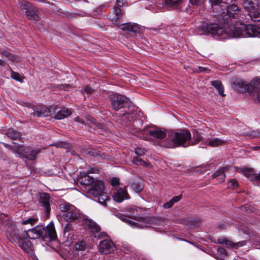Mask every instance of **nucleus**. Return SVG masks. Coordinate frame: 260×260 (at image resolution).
<instances>
[{
  "label": "nucleus",
  "mask_w": 260,
  "mask_h": 260,
  "mask_svg": "<svg viewBox=\"0 0 260 260\" xmlns=\"http://www.w3.org/2000/svg\"><path fill=\"white\" fill-rule=\"evenodd\" d=\"M17 6L20 9L25 10L26 17L29 19L34 21H37L39 19L38 12L32 5L26 1L19 2Z\"/></svg>",
  "instance_id": "nucleus-11"
},
{
  "label": "nucleus",
  "mask_w": 260,
  "mask_h": 260,
  "mask_svg": "<svg viewBox=\"0 0 260 260\" xmlns=\"http://www.w3.org/2000/svg\"><path fill=\"white\" fill-rule=\"evenodd\" d=\"M232 84L233 88L240 92H245L249 89V84L241 80H236Z\"/></svg>",
  "instance_id": "nucleus-20"
},
{
  "label": "nucleus",
  "mask_w": 260,
  "mask_h": 260,
  "mask_svg": "<svg viewBox=\"0 0 260 260\" xmlns=\"http://www.w3.org/2000/svg\"><path fill=\"white\" fill-rule=\"evenodd\" d=\"M83 220L84 223L90 230L95 238L100 239L107 236L106 233L100 232V226L92 220L85 218Z\"/></svg>",
  "instance_id": "nucleus-13"
},
{
  "label": "nucleus",
  "mask_w": 260,
  "mask_h": 260,
  "mask_svg": "<svg viewBox=\"0 0 260 260\" xmlns=\"http://www.w3.org/2000/svg\"><path fill=\"white\" fill-rule=\"evenodd\" d=\"M96 198H98V201L100 204L105 206H107L108 202L110 201V197L104 192L100 196H97Z\"/></svg>",
  "instance_id": "nucleus-31"
},
{
  "label": "nucleus",
  "mask_w": 260,
  "mask_h": 260,
  "mask_svg": "<svg viewBox=\"0 0 260 260\" xmlns=\"http://www.w3.org/2000/svg\"><path fill=\"white\" fill-rule=\"evenodd\" d=\"M228 169L229 167H225L222 169L217 171L212 175L213 178H217L220 182L223 181L225 177L224 172L228 170Z\"/></svg>",
  "instance_id": "nucleus-28"
},
{
  "label": "nucleus",
  "mask_w": 260,
  "mask_h": 260,
  "mask_svg": "<svg viewBox=\"0 0 260 260\" xmlns=\"http://www.w3.org/2000/svg\"><path fill=\"white\" fill-rule=\"evenodd\" d=\"M67 144H64L63 143H60L59 144H58L57 145V147H63V148H67L68 147L66 146Z\"/></svg>",
  "instance_id": "nucleus-53"
},
{
  "label": "nucleus",
  "mask_w": 260,
  "mask_h": 260,
  "mask_svg": "<svg viewBox=\"0 0 260 260\" xmlns=\"http://www.w3.org/2000/svg\"><path fill=\"white\" fill-rule=\"evenodd\" d=\"M226 12L229 17L237 18L240 15V10L236 5H232L228 7Z\"/></svg>",
  "instance_id": "nucleus-24"
},
{
  "label": "nucleus",
  "mask_w": 260,
  "mask_h": 260,
  "mask_svg": "<svg viewBox=\"0 0 260 260\" xmlns=\"http://www.w3.org/2000/svg\"><path fill=\"white\" fill-rule=\"evenodd\" d=\"M211 84L217 90L219 94L222 96H224V87L221 82L219 80H215L212 82Z\"/></svg>",
  "instance_id": "nucleus-30"
},
{
  "label": "nucleus",
  "mask_w": 260,
  "mask_h": 260,
  "mask_svg": "<svg viewBox=\"0 0 260 260\" xmlns=\"http://www.w3.org/2000/svg\"><path fill=\"white\" fill-rule=\"evenodd\" d=\"M173 205L174 204L173 203L172 201L170 200L168 202H166V203H165L163 205V207L165 208L168 209L172 207Z\"/></svg>",
  "instance_id": "nucleus-46"
},
{
  "label": "nucleus",
  "mask_w": 260,
  "mask_h": 260,
  "mask_svg": "<svg viewBox=\"0 0 260 260\" xmlns=\"http://www.w3.org/2000/svg\"><path fill=\"white\" fill-rule=\"evenodd\" d=\"M133 163L137 165H141L146 167H149L151 165L150 163L145 161L141 158L139 157V156L134 157Z\"/></svg>",
  "instance_id": "nucleus-32"
},
{
  "label": "nucleus",
  "mask_w": 260,
  "mask_h": 260,
  "mask_svg": "<svg viewBox=\"0 0 260 260\" xmlns=\"http://www.w3.org/2000/svg\"><path fill=\"white\" fill-rule=\"evenodd\" d=\"M200 68L201 71H203L205 70L204 68L200 67Z\"/></svg>",
  "instance_id": "nucleus-60"
},
{
  "label": "nucleus",
  "mask_w": 260,
  "mask_h": 260,
  "mask_svg": "<svg viewBox=\"0 0 260 260\" xmlns=\"http://www.w3.org/2000/svg\"><path fill=\"white\" fill-rule=\"evenodd\" d=\"M2 144L16 154L18 157L26 158L30 160L35 159L37 154L40 152L39 149H33L31 147H25L18 144L14 143V145H10L5 143H2Z\"/></svg>",
  "instance_id": "nucleus-6"
},
{
  "label": "nucleus",
  "mask_w": 260,
  "mask_h": 260,
  "mask_svg": "<svg viewBox=\"0 0 260 260\" xmlns=\"http://www.w3.org/2000/svg\"><path fill=\"white\" fill-rule=\"evenodd\" d=\"M241 230H243V229L241 228ZM243 230H244V232H247V230H245V229H243Z\"/></svg>",
  "instance_id": "nucleus-61"
},
{
  "label": "nucleus",
  "mask_w": 260,
  "mask_h": 260,
  "mask_svg": "<svg viewBox=\"0 0 260 260\" xmlns=\"http://www.w3.org/2000/svg\"><path fill=\"white\" fill-rule=\"evenodd\" d=\"M211 3H212V5H217L220 4L222 0H210Z\"/></svg>",
  "instance_id": "nucleus-49"
},
{
  "label": "nucleus",
  "mask_w": 260,
  "mask_h": 260,
  "mask_svg": "<svg viewBox=\"0 0 260 260\" xmlns=\"http://www.w3.org/2000/svg\"><path fill=\"white\" fill-rule=\"evenodd\" d=\"M93 180V178L92 177L88 175V174H86V173H83V174L81 175L79 178V181L81 184L87 186L89 185H92L94 182Z\"/></svg>",
  "instance_id": "nucleus-27"
},
{
  "label": "nucleus",
  "mask_w": 260,
  "mask_h": 260,
  "mask_svg": "<svg viewBox=\"0 0 260 260\" xmlns=\"http://www.w3.org/2000/svg\"><path fill=\"white\" fill-rule=\"evenodd\" d=\"M237 171L246 177L249 178L251 181L260 183V173L258 174H255L254 170L247 168H239Z\"/></svg>",
  "instance_id": "nucleus-15"
},
{
  "label": "nucleus",
  "mask_w": 260,
  "mask_h": 260,
  "mask_svg": "<svg viewBox=\"0 0 260 260\" xmlns=\"http://www.w3.org/2000/svg\"><path fill=\"white\" fill-rule=\"evenodd\" d=\"M122 16V13L120 7L117 6L114 7L112 11L110 13L109 17V19L113 24H116Z\"/></svg>",
  "instance_id": "nucleus-19"
},
{
  "label": "nucleus",
  "mask_w": 260,
  "mask_h": 260,
  "mask_svg": "<svg viewBox=\"0 0 260 260\" xmlns=\"http://www.w3.org/2000/svg\"><path fill=\"white\" fill-rule=\"evenodd\" d=\"M217 251L218 252L220 253L221 255H224L225 254V250L223 248H218Z\"/></svg>",
  "instance_id": "nucleus-50"
},
{
  "label": "nucleus",
  "mask_w": 260,
  "mask_h": 260,
  "mask_svg": "<svg viewBox=\"0 0 260 260\" xmlns=\"http://www.w3.org/2000/svg\"><path fill=\"white\" fill-rule=\"evenodd\" d=\"M230 26L226 29H224L217 23L203 22L197 28V34L199 35H211L216 39L225 34L231 37L228 32Z\"/></svg>",
  "instance_id": "nucleus-4"
},
{
  "label": "nucleus",
  "mask_w": 260,
  "mask_h": 260,
  "mask_svg": "<svg viewBox=\"0 0 260 260\" xmlns=\"http://www.w3.org/2000/svg\"><path fill=\"white\" fill-rule=\"evenodd\" d=\"M51 113L50 108L45 106H39L36 108L31 116H36L38 117H46L49 116Z\"/></svg>",
  "instance_id": "nucleus-17"
},
{
  "label": "nucleus",
  "mask_w": 260,
  "mask_h": 260,
  "mask_svg": "<svg viewBox=\"0 0 260 260\" xmlns=\"http://www.w3.org/2000/svg\"><path fill=\"white\" fill-rule=\"evenodd\" d=\"M97 127L100 128V129H103L104 127H103V126L102 124L101 123H99L97 124Z\"/></svg>",
  "instance_id": "nucleus-57"
},
{
  "label": "nucleus",
  "mask_w": 260,
  "mask_h": 260,
  "mask_svg": "<svg viewBox=\"0 0 260 260\" xmlns=\"http://www.w3.org/2000/svg\"><path fill=\"white\" fill-rule=\"evenodd\" d=\"M190 222H192V219H190Z\"/></svg>",
  "instance_id": "nucleus-63"
},
{
  "label": "nucleus",
  "mask_w": 260,
  "mask_h": 260,
  "mask_svg": "<svg viewBox=\"0 0 260 260\" xmlns=\"http://www.w3.org/2000/svg\"><path fill=\"white\" fill-rule=\"evenodd\" d=\"M119 28L123 30H128L134 33H137L140 31L139 25L131 22L122 24L119 26Z\"/></svg>",
  "instance_id": "nucleus-21"
},
{
  "label": "nucleus",
  "mask_w": 260,
  "mask_h": 260,
  "mask_svg": "<svg viewBox=\"0 0 260 260\" xmlns=\"http://www.w3.org/2000/svg\"><path fill=\"white\" fill-rule=\"evenodd\" d=\"M85 243L83 241H79L75 245L76 249L77 250L82 251L85 248Z\"/></svg>",
  "instance_id": "nucleus-36"
},
{
  "label": "nucleus",
  "mask_w": 260,
  "mask_h": 260,
  "mask_svg": "<svg viewBox=\"0 0 260 260\" xmlns=\"http://www.w3.org/2000/svg\"><path fill=\"white\" fill-rule=\"evenodd\" d=\"M118 217L122 221L127 223L129 225H131L133 226H136L138 228H143L144 226H147V224L149 223L150 219L147 217H136L135 215L132 217V218L135 219L141 223H137L134 221L130 220L128 218L129 217L124 215H118Z\"/></svg>",
  "instance_id": "nucleus-12"
},
{
  "label": "nucleus",
  "mask_w": 260,
  "mask_h": 260,
  "mask_svg": "<svg viewBox=\"0 0 260 260\" xmlns=\"http://www.w3.org/2000/svg\"><path fill=\"white\" fill-rule=\"evenodd\" d=\"M135 153L137 156H142L145 154V150L140 147L135 148Z\"/></svg>",
  "instance_id": "nucleus-38"
},
{
  "label": "nucleus",
  "mask_w": 260,
  "mask_h": 260,
  "mask_svg": "<svg viewBox=\"0 0 260 260\" xmlns=\"http://www.w3.org/2000/svg\"><path fill=\"white\" fill-rule=\"evenodd\" d=\"M11 77H12V78H13V79H14V80H15L16 81H19L20 82H23V78H22V77L20 75V74H19L17 72H14V71H12V72H11Z\"/></svg>",
  "instance_id": "nucleus-35"
},
{
  "label": "nucleus",
  "mask_w": 260,
  "mask_h": 260,
  "mask_svg": "<svg viewBox=\"0 0 260 260\" xmlns=\"http://www.w3.org/2000/svg\"><path fill=\"white\" fill-rule=\"evenodd\" d=\"M6 62L2 59H0V66H4Z\"/></svg>",
  "instance_id": "nucleus-56"
},
{
  "label": "nucleus",
  "mask_w": 260,
  "mask_h": 260,
  "mask_svg": "<svg viewBox=\"0 0 260 260\" xmlns=\"http://www.w3.org/2000/svg\"><path fill=\"white\" fill-rule=\"evenodd\" d=\"M38 219L36 218L30 217L26 220H23L22 222V224L24 225L26 224H30L31 226L34 225L37 222Z\"/></svg>",
  "instance_id": "nucleus-33"
},
{
  "label": "nucleus",
  "mask_w": 260,
  "mask_h": 260,
  "mask_svg": "<svg viewBox=\"0 0 260 260\" xmlns=\"http://www.w3.org/2000/svg\"><path fill=\"white\" fill-rule=\"evenodd\" d=\"M130 187L136 192H139L143 189V185L141 183H133Z\"/></svg>",
  "instance_id": "nucleus-34"
},
{
  "label": "nucleus",
  "mask_w": 260,
  "mask_h": 260,
  "mask_svg": "<svg viewBox=\"0 0 260 260\" xmlns=\"http://www.w3.org/2000/svg\"><path fill=\"white\" fill-rule=\"evenodd\" d=\"M114 248V243L110 240H104L102 241L99 245V252L101 254H107Z\"/></svg>",
  "instance_id": "nucleus-16"
},
{
  "label": "nucleus",
  "mask_w": 260,
  "mask_h": 260,
  "mask_svg": "<svg viewBox=\"0 0 260 260\" xmlns=\"http://www.w3.org/2000/svg\"><path fill=\"white\" fill-rule=\"evenodd\" d=\"M3 224L9 233L8 237L12 242L17 243L19 246L27 253L32 250L31 242L22 234L19 235L18 230L16 229L15 224L12 220L6 219L3 221Z\"/></svg>",
  "instance_id": "nucleus-1"
},
{
  "label": "nucleus",
  "mask_w": 260,
  "mask_h": 260,
  "mask_svg": "<svg viewBox=\"0 0 260 260\" xmlns=\"http://www.w3.org/2000/svg\"><path fill=\"white\" fill-rule=\"evenodd\" d=\"M104 186L103 182L100 180H96L88 189L87 194L93 198H96L104 192Z\"/></svg>",
  "instance_id": "nucleus-14"
},
{
  "label": "nucleus",
  "mask_w": 260,
  "mask_h": 260,
  "mask_svg": "<svg viewBox=\"0 0 260 260\" xmlns=\"http://www.w3.org/2000/svg\"><path fill=\"white\" fill-rule=\"evenodd\" d=\"M181 0H165L167 4L169 5H174L176 4H178Z\"/></svg>",
  "instance_id": "nucleus-42"
},
{
  "label": "nucleus",
  "mask_w": 260,
  "mask_h": 260,
  "mask_svg": "<svg viewBox=\"0 0 260 260\" xmlns=\"http://www.w3.org/2000/svg\"><path fill=\"white\" fill-rule=\"evenodd\" d=\"M256 0H244L243 6L247 11L248 15L254 21H260V12L258 8Z\"/></svg>",
  "instance_id": "nucleus-10"
},
{
  "label": "nucleus",
  "mask_w": 260,
  "mask_h": 260,
  "mask_svg": "<svg viewBox=\"0 0 260 260\" xmlns=\"http://www.w3.org/2000/svg\"><path fill=\"white\" fill-rule=\"evenodd\" d=\"M6 134L8 137L13 140H19L21 138V134L12 128H9L7 130Z\"/></svg>",
  "instance_id": "nucleus-29"
},
{
  "label": "nucleus",
  "mask_w": 260,
  "mask_h": 260,
  "mask_svg": "<svg viewBox=\"0 0 260 260\" xmlns=\"http://www.w3.org/2000/svg\"><path fill=\"white\" fill-rule=\"evenodd\" d=\"M119 180L117 178H113L111 181V184L113 186H117L119 184Z\"/></svg>",
  "instance_id": "nucleus-44"
},
{
  "label": "nucleus",
  "mask_w": 260,
  "mask_h": 260,
  "mask_svg": "<svg viewBox=\"0 0 260 260\" xmlns=\"http://www.w3.org/2000/svg\"><path fill=\"white\" fill-rule=\"evenodd\" d=\"M138 136L144 140H148L149 136L157 140H161L166 137V133L158 128L147 127L138 131Z\"/></svg>",
  "instance_id": "nucleus-9"
},
{
  "label": "nucleus",
  "mask_w": 260,
  "mask_h": 260,
  "mask_svg": "<svg viewBox=\"0 0 260 260\" xmlns=\"http://www.w3.org/2000/svg\"><path fill=\"white\" fill-rule=\"evenodd\" d=\"M50 198L48 193L45 192L40 193L39 202L45 208L46 215L47 216L50 212Z\"/></svg>",
  "instance_id": "nucleus-18"
},
{
  "label": "nucleus",
  "mask_w": 260,
  "mask_h": 260,
  "mask_svg": "<svg viewBox=\"0 0 260 260\" xmlns=\"http://www.w3.org/2000/svg\"><path fill=\"white\" fill-rule=\"evenodd\" d=\"M63 219L68 222H72L79 219L81 216L80 211L75 206L67 202H63L59 205Z\"/></svg>",
  "instance_id": "nucleus-7"
},
{
  "label": "nucleus",
  "mask_w": 260,
  "mask_h": 260,
  "mask_svg": "<svg viewBox=\"0 0 260 260\" xmlns=\"http://www.w3.org/2000/svg\"><path fill=\"white\" fill-rule=\"evenodd\" d=\"M257 148H260V147H256L255 149L256 150Z\"/></svg>",
  "instance_id": "nucleus-62"
},
{
  "label": "nucleus",
  "mask_w": 260,
  "mask_h": 260,
  "mask_svg": "<svg viewBox=\"0 0 260 260\" xmlns=\"http://www.w3.org/2000/svg\"><path fill=\"white\" fill-rule=\"evenodd\" d=\"M0 54L8 57L11 53L6 50L0 49Z\"/></svg>",
  "instance_id": "nucleus-45"
},
{
  "label": "nucleus",
  "mask_w": 260,
  "mask_h": 260,
  "mask_svg": "<svg viewBox=\"0 0 260 260\" xmlns=\"http://www.w3.org/2000/svg\"><path fill=\"white\" fill-rule=\"evenodd\" d=\"M192 5H198L200 3L201 0H189Z\"/></svg>",
  "instance_id": "nucleus-51"
},
{
  "label": "nucleus",
  "mask_w": 260,
  "mask_h": 260,
  "mask_svg": "<svg viewBox=\"0 0 260 260\" xmlns=\"http://www.w3.org/2000/svg\"><path fill=\"white\" fill-rule=\"evenodd\" d=\"M133 210H134V211H136V212H141L143 211L142 208H138V207H135L133 209Z\"/></svg>",
  "instance_id": "nucleus-54"
},
{
  "label": "nucleus",
  "mask_w": 260,
  "mask_h": 260,
  "mask_svg": "<svg viewBox=\"0 0 260 260\" xmlns=\"http://www.w3.org/2000/svg\"><path fill=\"white\" fill-rule=\"evenodd\" d=\"M71 114L72 111L70 109L62 108L57 112L54 118L56 119L60 120L70 116Z\"/></svg>",
  "instance_id": "nucleus-25"
},
{
  "label": "nucleus",
  "mask_w": 260,
  "mask_h": 260,
  "mask_svg": "<svg viewBox=\"0 0 260 260\" xmlns=\"http://www.w3.org/2000/svg\"><path fill=\"white\" fill-rule=\"evenodd\" d=\"M141 122L142 121L140 119H137L134 121V123H136V124L141 123Z\"/></svg>",
  "instance_id": "nucleus-58"
},
{
  "label": "nucleus",
  "mask_w": 260,
  "mask_h": 260,
  "mask_svg": "<svg viewBox=\"0 0 260 260\" xmlns=\"http://www.w3.org/2000/svg\"><path fill=\"white\" fill-rule=\"evenodd\" d=\"M217 242L220 244H224L227 246V247H236V248L239 247H241L243 245H245L246 243L245 241H240L236 243H233L232 242L225 240L224 239H218L217 240Z\"/></svg>",
  "instance_id": "nucleus-23"
},
{
  "label": "nucleus",
  "mask_w": 260,
  "mask_h": 260,
  "mask_svg": "<svg viewBox=\"0 0 260 260\" xmlns=\"http://www.w3.org/2000/svg\"><path fill=\"white\" fill-rule=\"evenodd\" d=\"M257 99L258 101L260 103V89L257 91Z\"/></svg>",
  "instance_id": "nucleus-55"
},
{
  "label": "nucleus",
  "mask_w": 260,
  "mask_h": 260,
  "mask_svg": "<svg viewBox=\"0 0 260 260\" xmlns=\"http://www.w3.org/2000/svg\"><path fill=\"white\" fill-rule=\"evenodd\" d=\"M75 121H76L77 122H78L79 123H81L82 124H84V121L82 119H80V118H79L78 117H76L75 118Z\"/></svg>",
  "instance_id": "nucleus-52"
},
{
  "label": "nucleus",
  "mask_w": 260,
  "mask_h": 260,
  "mask_svg": "<svg viewBox=\"0 0 260 260\" xmlns=\"http://www.w3.org/2000/svg\"><path fill=\"white\" fill-rule=\"evenodd\" d=\"M8 58L11 61L13 62H19L20 61V57L18 56L15 55L11 53L9 57Z\"/></svg>",
  "instance_id": "nucleus-37"
},
{
  "label": "nucleus",
  "mask_w": 260,
  "mask_h": 260,
  "mask_svg": "<svg viewBox=\"0 0 260 260\" xmlns=\"http://www.w3.org/2000/svg\"><path fill=\"white\" fill-rule=\"evenodd\" d=\"M127 192L123 189L120 188L118 189L113 196V199L117 202H121L124 199L128 198Z\"/></svg>",
  "instance_id": "nucleus-22"
},
{
  "label": "nucleus",
  "mask_w": 260,
  "mask_h": 260,
  "mask_svg": "<svg viewBox=\"0 0 260 260\" xmlns=\"http://www.w3.org/2000/svg\"><path fill=\"white\" fill-rule=\"evenodd\" d=\"M125 3V0H116V5L121 7H122Z\"/></svg>",
  "instance_id": "nucleus-48"
},
{
  "label": "nucleus",
  "mask_w": 260,
  "mask_h": 260,
  "mask_svg": "<svg viewBox=\"0 0 260 260\" xmlns=\"http://www.w3.org/2000/svg\"><path fill=\"white\" fill-rule=\"evenodd\" d=\"M229 187L234 188L238 186V182L236 180H231L228 183Z\"/></svg>",
  "instance_id": "nucleus-39"
},
{
  "label": "nucleus",
  "mask_w": 260,
  "mask_h": 260,
  "mask_svg": "<svg viewBox=\"0 0 260 260\" xmlns=\"http://www.w3.org/2000/svg\"><path fill=\"white\" fill-rule=\"evenodd\" d=\"M181 198V196H177L174 197L171 200L173 202V204L175 203L178 202Z\"/></svg>",
  "instance_id": "nucleus-47"
},
{
  "label": "nucleus",
  "mask_w": 260,
  "mask_h": 260,
  "mask_svg": "<svg viewBox=\"0 0 260 260\" xmlns=\"http://www.w3.org/2000/svg\"><path fill=\"white\" fill-rule=\"evenodd\" d=\"M191 139V134L187 129H182L178 132L170 133L167 139L166 147L173 148L183 146Z\"/></svg>",
  "instance_id": "nucleus-5"
},
{
  "label": "nucleus",
  "mask_w": 260,
  "mask_h": 260,
  "mask_svg": "<svg viewBox=\"0 0 260 260\" xmlns=\"http://www.w3.org/2000/svg\"><path fill=\"white\" fill-rule=\"evenodd\" d=\"M225 142L224 140L218 138H214L213 139H207L206 140L205 143L211 147H217L223 145Z\"/></svg>",
  "instance_id": "nucleus-26"
},
{
  "label": "nucleus",
  "mask_w": 260,
  "mask_h": 260,
  "mask_svg": "<svg viewBox=\"0 0 260 260\" xmlns=\"http://www.w3.org/2000/svg\"><path fill=\"white\" fill-rule=\"evenodd\" d=\"M84 91L87 94L89 95V94H92L94 92V90L93 89L91 88L90 87L87 86L85 87V88L84 89Z\"/></svg>",
  "instance_id": "nucleus-41"
},
{
  "label": "nucleus",
  "mask_w": 260,
  "mask_h": 260,
  "mask_svg": "<svg viewBox=\"0 0 260 260\" xmlns=\"http://www.w3.org/2000/svg\"><path fill=\"white\" fill-rule=\"evenodd\" d=\"M228 33L231 37H255L260 35V27L257 25H245L239 22L230 25Z\"/></svg>",
  "instance_id": "nucleus-3"
},
{
  "label": "nucleus",
  "mask_w": 260,
  "mask_h": 260,
  "mask_svg": "<svg viewBox=\"0 0 260 260\" xmlns=\"http://www.w3.org/2000/svg\"><path fill=\"white\" fill-rule=\"evenodd\" d=\"M241 210H246V207H245V206L241 207Z\"/></svg>",
  "instance_id": "nucleus-59"
},
{
  "label": "nucleus",
  "mask_w": 260,
  "mask_h": 260,
  "mask_svg": "<svg viewBox=\"0 0 260 260\" xmlns=\"http://www.w3.org/2000/svg\"><path fill=\"white\" fill-rule=\"evenodd\" d=\"M111 108L118 111L122 108L128 107L131 105L129 99L126 96L117 93H112L109 96Z\"/></svg>",
  "instance_id": "nucleus-8"
},
{
  "label": "nucleus",
  "mask_w": 260,
  "mask_h": 260,
  "mask_svg": "<svg viewBox=\"0 0 260 260\" xmlns=\"http://www.w3.org/2000/svg\"><path fill=\"white\" fill-rule=\"evenodd\" d=\"M99 169L95 167H90L88 169L86 174L98 173Z\"/></svg>",
  "instance_id": "nucleus-40"
},
{
  "label": "nucleus",
  "mask_w": 260,
  "mask_h": 260,
  "mask_svg": "<svg viewBox=\"0 0 260 260\" xmlns=\"http://www.w3.org/2000/svg\"><path fill=\"white\" fill-rule=\"evenodd\" d=\"M22 235L23 237L30 239H37L42 237L43 239L48 238L50 240H54L57 238L53 222L49 223L46 228L37 226L27 231L24 230Z\"/></svg>",
  "instance_id": "nucleus-2"
},
{
  "label": "nucleus",
  "mask_w": 260,
  "mask_h": 260,
  "mask_svg": "<svg viewBox=\"0 0 260 260\" xmlns=\"http://www.w3.org/2000/svg\"><path fill=\"white\" fill-rule=\"evenodd\" d=\"M72 225L71 223H68L64 228V233L69 232L72 231Z\"/></svg>",
  "instance_id": "nucleus-43"
}]
</instances>
